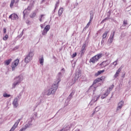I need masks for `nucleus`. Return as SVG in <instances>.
<instances>
[{"instance_id": "13d9d810", "label": "nucleus", "mask_w": 131, "mask_h": 131, "mask_svg": "<svg viewBox=\"0 0 131 131\" xmlns=\"http://www.w3.org/2000/svg\"><path fill=\"white\" fill-rule=\"evenodd\" d=\"M122 77H124V75H123V76H122Z\"/></svg>"}, {"instance_id": "6e6d98bb", "label": "nucleus", "mask_w": 131, "mask_h": 131, "mask_svg": "<svg viewBox=\"0 0 131 131\" xmlns=\"http://www.w3.org/2000/svg\"><path fill=\"white\" fill-rule=\"evenodd\" d=\"M69 128H70V127H69V128L66 129V130H67L69 129Z\"/></svg>"}, {"instance_id": "393cba45", "label": "nucleus", "mask_w": 131, "mask_h": 131, "mask_svg": "<svg viewBox=\"0 0 131 131\" xmlns=\"http://www.w3.org/2000/svg\"><path fill=\"white\" fill-rule=\"evenodd\" d=\"M118 61V60L115 61L114 62H113L111 64V66H113V65H114V68H115L116 65H117Z\"/></svg>"}, {"instance_id": "aec40b11", "label": "nucleus", "mask_w": 131, "mask_h": 131, "mask_svg": "<svg viewBox=\"0 0 131 131\" xmlns=\"http://www.w3.org/2000/svg\"><path fill=\"white\" fill-rule=\"evenodd\" d=\"M64 10L63 9V8H61L59 9L58 10V16L60 17V16H61V15H62V14H63V12Z\"/></svg>"}, {"instance_id": "4c0bfd02", "label": "nucleus", "mask_w": 131, "mask_h": 131, "mask_svg": "<svg viewBox=\"0 0 131 131\" xmlns=\"http://www.w3.org/2000/svg\"><path fill=\"white\" fill-rule=\"evenodd\" d=\"M113 88H114V85L113 84V85H112L111 86H110L108 91H110V92L111 91H112V90H113Z\"/></svg>"}, {"instance_id": "1a4fd4ad", "label": "nucleus", "mask_w": 131, "mask_h": 131, "mask_svg": "<svg viewBox=\"0 0 131 131\" xmlns=\"http://www.w3.org/2000/svg\"><path fill=\"white\" fill-rule=\"evenodd\" d=\"M50 29H51V27L50 26V25H47L44 29L43 30L42 32V35H47V33H48V32L49 31V30H50Z\"/></svg>"}, {"instance_id": "4468645a", "label": "nucleus", "mask_w": 131, "mask_h": 131, "mask_svg": "<svg viewBox=\"0 0 131 131\" xmlns=\"http://www.w3.org/2000/svg\"><path fill=\"white\" fill-rule=\"evenodd\" d=\"M115 35V31H114L113 32V34L111 35V36H110V38L108 40V42L110 43H112V42H113V39L114 38V36Z\"/></svg>"}, {"instance_id": "9d476101", "label": "nucleus", "mask_w": 131, "mask_h": 131, "mask_svg": "<svg viewBox=\"0 0 131 131\" xmlns=\"http://www.w3.org/2000/svg\"><path fill=\"white\" fill-rule=\"evenodd\" d=\"M31 126H32V123H31V121L29 122L28 123L26 124L25 127L20 129L19 131H24L27 129V128H29V127H31Z\"/></svg>"}, {"instance_id": "6ab92c4d", "label": "nucleus", "mask_w": 131, "mask_h": 131, "mask_svg": "<svg viewBox=\"0 0 131 131\" xmlns=\"http://www.w3.org/2000/svg\"><path fill=\"white\" fill-rule=\"evenodd\" d=\"M11 62H12V59H9L6 60L4 62V64L5 65H7V66H8V65H10V63H11Z\"/></svg>"}, {"instance_id": "4d7b16f0", "label": "nucleus", "mask_w": 131, "mask_h": 131, "mask_svg": "<svg viewBox=\"0 0 131 131\" xmlns=\"http://www.w3.org/2000/svg\"><path fill=\"white\" fill-rule=\"evenodd\" d=\"M19 2V0H17L16 3H18Z\"/></svg>"}, {"instance_id": "f704fd0d", "label": "nucleus", "mask_w": 131, "mask_h": 131, "mask_svg": "<svg viewBox=\"0 0 131 131\" xmlns=\"http://www.w3.org/2000/svg\"><path fill=\"white\" fill-rule=\"evenodd\" d=\"M97 109H98V107H96L95 108L94 112L92 113V116H94V115H95V113H96V112H98V111H99V110L97 111Z\"/></svg>"}, {"instance_id": "a878e982", "label": "nucleus", "mask_w": 131, "mask_h": 131, "mask_svg": "<svg viewBox=\"0 0 131 131\" xmlns=\"http://www.w3.org/2000/svg\"><path fill=\"white\" fill-rule=\"evenodd\" d=\"M59 4H60V2L59 1L57 2L56 4H55V8L54 10V12H55L56 11V9H57V8H58V7H59Z\"/></svg>"}, {"instance_id": "a18cd8bd", "label": "nucleus", "mask_w": 131, "mask_h": 131, "mask_svg": "<svg viewBox=\"0 0 131 131\" xmlns=\"http://www.w3.org/2000/svg\"><path fill=\"white\" fill-rule=\"evenodd\" d=\"M23 35V32H21V33L18 36V37H22Z\"/></svg>"}, {"instance_id": "09e8293b", "label": "nucleus", "mask_w": 131, "mask_h": 131, "mask_svg": "<svg viewBox=\"0 0 131 131\" xmlns=\"http://www.w3.org/2000/svg\"><path fill=\"white\" fill-rule=\"evenodd\" d=\"M9 19H11L12 20V18H13V14L10 15L9 16Z\"/></svg>"}, {"instance_id": "c9c22d12", "label": "nucleus", "mask_w": 131, "mask_h": 131, "mask_svg": "<svg viewBox=\"0 0 131 131\" xmlns=\"http://www.w3.org/2000/svg\"><path fill=\"white\" fill-rule=\"evenodd\" d=\"M9 38V35L8 34L5 35V36L3 37V40H7Z\"/></svg>"}, {"instance_id": "79ce46f5", "label": "nucleus", "mask_w": 131, "mask_h": 131, "mask_svg": "<svg viewBox=\"0 0 131 131\" xmlns=\"http://www.w3.org/2000/svg\"><path fill=\"white\" fill-rule=\"evenodd\" d=\"M3 31H4V33L6 34L7 32V29H6V28H4L3 29Z\"/></svg>"}, {"instance_id": "2f4dec72", "label": "nucleus", "mask_w": 131, "mask_h": 131, "mask_svg": "<svg viewBox=\"0 0 131 131\" xmlns=\"http://www.w3.org/2000/svg\"><path fill=\"white\" fill-rule=\"evenodd\" d=\"M3 97H4V98H9V97H11V95L8 94H7V93H4V94H3Z\"/></svg>"}, {"instance_id": "de8ad7c7", "label": "nucleus", "mask_w": 131, "mask_h": 131, "mask_svg": "<svg viewBox=\"0 0 131 131\" xmlns=\"http://www.w3.org/2000/svg\"><path fill=\"white\" fill-rule=\"evenodd\" d=\"M27 10H28V11H30L31 10V7L28 6L27 8Z\"/></svg>"}, {"instance_id": "c03bdc74", "label": "nucleus", "mask_w": 131, "mask_h": 131, "mask_svg": "<svg viewBox=\"0 0 131 131\" xmlns=\"http://www.w3.org/2000/svg\"><path fill=\"white\" fill-rule=\"evenodd\" d=\"M92 20H93V16H90V20H89V22H90V23H92Z\"/></svg>"}, {"instance_id": "72a5a7b5", "label": "nucleus", "mask_w": 131, "mask_h": 131, "mask_svg": "<svg viewBox=\"0 0 131 131\" xmlns=\"http://www.w3.org/2000/svg\"><path fill=\"white\" fill-rule=\"evenodd\" d=\"M126 25H127V21L124 20L123 21L122 26H123L124 27L126 26Z\"/></svg>"}, {"instance_id": "37998d69", "label": "nucleus", "mask_w": 131, "mask_h": 131, "mask_svg": "<svg viewBox=\"0 0 131 131\" xmlns=\"http://www.w3.org/2000/svg\"><path fill=\"white\" fill-rule=\"evenodd\" d=\"M96 98H97V100H99V98H100V96H95L93 99H94L95 100H96Z\"/></svg>"}, {"instance_id": "9b49d317", "label": "nucleus", "mask_w": 131, "mask_h": 131, "mask_svg": "<svg viewBox=\"0 0 131 131\" xmlns=\"http://www.w3.org/2000/svg\"><path fill=\"white\" fill-rule=\"evenodd\" d=\"M124 104V101H121L118 103V106L116 109V111H119V110H121V108L123 106V105Z\"/></svg>"}, {"instance_id": "5fc2aeb1", "label": "nucleus", "mask_w": 131, "mask_h": 131, "mask_svg": "<svg viewBox=\"0 0 131 131\" xmlns=\"http://www.w3.org/2000/svg\"><path fill=\"white\" fill-rule=\"evenodd\" d=\"M75 131H80V130L79 129H77L75 130Z\"/></svg>"}, {"instance_id": "e433bc0d", "label": "nucleus", "mask_w": 131, "mask_h": 131, "mask_svg": "<svg viewBox=\"0 0 131 131\" xmlns=\"http://www.w3.org/2000/svg\"><path fill=\"white\" fill-rule=\"evenodd\" d=\"M122 69V68L120 67L116 73H118L119 74V73H120V71H121V70Z\"/></svg>"}, {"instance_id": "7c9ffc66", "label": "nucleus", "mask_w": 131, "mask_h": 131, "mask_svg": "<svg viewBox=\"0 0 131 131\" xmlns=\"http://www.w3.org/2000/svg\"><path fill=\"white\" fill-rule=\"evenodd\" d=\"M23 18H25V15H27V9H25L24 11H23Z\"/></svg>"}, {"instance_id": "473e14b6", "label": "nucleus", "mask_w": 131, "mask_h": 131, "mask_svg": "<svg viewBox=\"0 0 131 131\" xmlns=\"http://www.w3.org/2000/svg\"><path fill=\"white\" fill-rule=\"evenodd\" d=\"M45 16V14H41L40 15V17H39V21L40 22H41L42 19H45V17H43Z\"/></svg>"}, {"instance_id": "6e6552de", "label": "nucleus", "mask_w": 131, "mask_h": 131, "mask_svg": "<svg viewBox=\"0 0 131 131\" xmlns=\"http://www.w3.org/2000/svg\"><path fill=\"white\" fill-rule=\"evenodd\" d=\"M22 118H23V117H22L20 119H19L13 125V126L12 127V128H11V129L9 131H14L15 129H16V128L18 126V125L19 124V122H20V120H22Z\"/></svg>"}, {"instance_id": "cd10ccee", "label": "nucleus", "mask_w": 131, "mask_h": 131, "mask_svg": "<svg viewBox=\"0 0 131 131\" xmlns=\"http://www.w3.org/2000/svg\"><path fill=\"white\" fill-rule=\"evenodd\" d=\"M14 4H15V0H11V3L10 5V8H13V6H14Z\"/></svg>"}, {"instance_id": "8fccbe9b", "label": "nucleus", "mask_w": 131, "mask_h": 131, "mask_svg": "<svg viewBox=\"0 0 131 131\" xmlns=\"http://www.w3.org/2000/svg\"><path fill=\"white\" fill-rule=\"evenodd\" d=\"M105 98H106V96L103 95V94L101 96V99H105Z\"/></svg>"}, {"instance_id": "49530a36", "label": "nucleus", "mask_w": 131, "mask_h": 131, "mask_svg": "<svg viewBox=\"0 0 131 131\" xmlns=\"http://www.w3.org/2000/svg\"><path fill=\"white\" fill-rule=\"evenodd\" d=\"M40 27H41V29H43V27H45V24H41Z\"/></svg>"}, {"instance_id": "ddd939ff", "label": "nucleus", "mask_w": 131, "mask_h": 131, "mask_svg": "<svg viewBox=\"0 0 131 131\" xmlns=\"http://www.w3.org/2000/svg\"><path fill=\"white\" fill-rule=\"evenodd\" d=\"M107 17L104 18L103 20H102L101 23H104V22H106L107 20H109V19H111L110 16H111V11H109L106 13Z\"/></svg>"}, {"instance_id": "0eeeda50", "label": "nucleus", "mask_w": 131, "mask_h": 131, "mask_svg": "<svg viewBox=\"0 0 131 131\" xmlns=\"http://www.w3.org/2000/svg\"><path fill=\"white\" fill-rule=\"evenodd\" d=\"M18 64H19V59H16L12 63L11 68L12 71H14V70H15L16 67L18 66Z\"/></svg>"}, {"instance_id": "dca6fc26", "label": "nucleus", "mask_w": 131, "mask_h": 131, "mask_svg": "<svg viewBox=\"0 0 131 131\" xmlns=\"http://www.w3.org/2000/svg\"><path fill=\"white\" fill-rule=\"evenodd\" d=\"M95 99H96V100H95V99H92V100L89 103V105H90V106H93V105H94V104H95V103H96V102H97L98 101L97 97H95Z\"/></svg>"}, {"instance_id": "3c124183", "label": "nucleus", "mask_w": 131, "mask_h": 131, "mask_svg": "<svg viewBox=\"0 0 131 131\" xmlns=\"http://www.w3.org/2000/svg\"><path fill=\"white\" fill-rule=\"evenodd\" d=\"M101 45H104V39H102L101 40Z\"/></svg>"}, {"instance_id": "b1692460", "label": "nucleus", "mask_w": 131, "mask_h": 131, "mask_svg": "<svg viewBox=\"0 0 131 131\" xmlns=\"http://www.w3.org/2000/svg\"><path fill=\"white\" fill-rule=\"evenodd\" d=\"M39 61L40 62V64L42 66L43 65V56H42L41 58L39 59Z\"/></svg>"}, {"instance_id": "864d4df0", "label": "nucleus", "mask_w": 131, "mask_h": 131, "mask_svg": "<svg viewBox=\"0 0 131 131\" xmlns=\"http://www.w3.org/2000/svg\"><path fill=\"white\" fill-rule=\"evenodd\" d=\"M123 3H126V0H122Z\"/></svg>"}, {"instance_id": "a211bd4d", "label": "nucleus", "mask_w": 131, "mask_h": 131, "mask_svg": "<svg viewBox=\"0 0 131 131\" xmlns=\"http://www.w3.org/2000/svg\"><path fill=\"white\" fill-rule=\"evenodd\" d=\"M105 71V70L99 71L96 73L95 74V76H99V75L102 74Z\"/></svg>"}, {"instance_id": "423d86ee", "label": "nucleus", "mask_w": 131, "mask_h": 131, "mask_svg": "<svg viewBox=\"0 0 131 131\" xmlns=\"http://www.w3.org/2000/svg\"><path fill=\"white\" fill-rule=\"evenodd\" d=\"M18 99H21V95H18L16 97H15L13 101L12 105H13L14 108H17L19 105V103H18Z\"/></svg>"}, {"instance_id": "58836bf2", "label": "nucleus", "mask_w": 131, "mask_h": 131, "mask_svg": "<svg viewBox=\"0 0 131 131\" xmlns=\"http://www.w3.org/2000/svg\"><path fill=\"white\" fill-rule=\"evenodd\" d=\"M119 74H118V73H116V74L114 76V78H117V77L118 76Z\"/></svg>"}, {"instance_id": "bf43d9fd", "label": "nucleus", "mask_w": 131, "mask_h": 131, "mask_svg": "<svg viewBox=\"0 0 131 131\" xmlns=\"http://www.w3.org/2000/svg\"><path fill=\"white\" fill-rule=\"evenodd\" d=\"M97 110H97V109H96V111H97Z\"/></svg>"}, {"instance_id": "5701e85b", "label": "nucleus", "mask_w": 131, "mask_h": 131, "mask_svg": "<svg viewBox=\"0 0 131 131\" xmlns=\"http://www.w3.org/2000/svg\"><path fill=\"white\" fill-rule=\"evenodd\" d=\"M108 33H109V31H105L103 34L102 38H106V37H107V34H108Z\"/></svg>"}, {"instance_id": "ea45409f", "label": "nucleus", "mask_w": 131, "mask_h": 131, "mask_svg": "<svg viewBox=\"0 0 131 131\" xmlns=\"http://www.w3.org/2000/svg\"><path fill=\"white\" fill-rule=\"evenodd\" d=\"M91 25V23H90V21H89V23H88V24L86 25L85 28H89V27L90 26V25Z\"/></svg>"}, {"instance_id": "c85d7f7f", "label": "nucleus", "mask_w": 131, "mask_h": 131, "mask_svg": "<svg viewBox=\"0 0 131 131\" xmlns=\"http://www.w3.org/2000/svg\"><path fill=\"white\" fill-rule=\"evenodd\" d=\"M109 94H110V91H109V89H107L106 92L104 94H103V95L107 97L108 95H109Z\"/></svg>"}, {"instance_id": "bb28decb", "label": "nucleus", "mask_w": 131, "mask_h": 131, "mask_svg": "<svg viewBox=\"0 0 131 131\" xmlns=\"http://www.w3.org/2000/svg\"><path fill=\"white\" fill-rule=\"evenodd\" d=\"M36 16V13L35 12H33L30 15V18H34Z\"/></svg>"}, {"instance_id": "603ef678", "label": "nucleus", "mask_w": 131, "mask_h": 131, "mask_svg": "<svg viewBox=\"0 0 131 131\" xmlns=\"http://www.w3.org/2000/svg\"><path fill=\"white\" fill-rule=\"evenodd\" d=\"M61 72H65V69H64V68H62V69H61Z\"/></svg>"}, {"instance_id": "39448f33", "label": "nucleus", "mask_w": 131, "mask_h": 131, "mask_svg": "<svg viewBox=\"0 0 131 131\" xmlns=\"http://www.w3.org/2000/svg\"><path fill=\"white\" fill-rule=\"evenodd\" d=\"M100 58H102V54H97L90 59V62L95 63V62H98Z\"/></svg>"}, {"instance_id": "7ed1b4c3", "label": "nucleus", "mask_w": 131, "mask_h": 131, "mask_svg": "<svg viewBox=\"0 0 131 131\" xmlns=\"http://www.w3.org/2000/svg\"><path fill=\"white\" fill-rule=\"evenodd\" d=\"M105 78L106 77L103 76L100 78H97V79H96L94 81L92 85L90 87V90H93V92H95V91H96V89L97 88V86H95V84H96V83L100 82V81H104Z\"/></svg>"}, {"instance_id": "4be33fe9", "label": "nucleus", "mask_w": 131, "mask_h": 131, "mask_svg": "<svg viewBox=\"0 0 131 131\" xmlns=\"http://www.w3.org/2000/svg\"><path fill=\"white\" fill-rule=\"evenodd\" d=\"M110 64V62L107 63V61H103L100 65H103L104 67H106V66H108V64Z\"/></svg>"}, {"instance_id": "f8f14e48", "label": "nucleus", "mask_w": 131, "mask_h": 131, "mask_svg": "<svg viewBox=\"0 0 131 131\" xmlns=\"http://www.w3.org/2000/svg\"><path fill=\"white\" fill-rule=\"evenodd\" d=\"M85 47H86V45L85 43H84L82 46L80 51L81 56H83V55H84V53H85V51H86V48H85Z\"/></svg>"}, {"instance_id": "f257e3e1", "label": "nucleus", "mask_w": 131, "mask_h": 131, "mask_svg": "<svg viewBox=\"0 0 131 131\" xmlns=\"http://www.w3.org/2000/svg\"><path fill=\"white\" fill-rule=\"evenodd\" d=\"M57 76L58 78L57 80L55 81V83L52 84L51 88L48 90H45L43 94L46 95V96H50L56 93L57 90L58 89V84H59V82L61 81V76H62V73H61V72L58 73Z\"/></svg>"}, {"instance_id": "a19ab883", "label": "nucleus", "mask_w": 131, "mask_h": 131, "mask_svg": "<svg viewBox=\"0 0 131 131\" xmlns=\"http://www.w3.org/2000/svg\"><path fill=\"white\" fill-rule=\"evenodd\" d=\"M76 55H77V53H76V52H75V53H74L72 55V58H74L75 57H76Z\"/></svg>"}, {"instance_id": "2eb2a0df", "label": "nucleus", "mask_w": 131, "mask_h": 131, "mask_svg": "<svg viewBox=\"0 0 131 131\" xmlns=\"http://www.w3.org/2000/svg\"><path fill=\"white\" fill-rule=\"evenodd\" d=\"M74 94H75V90L72 91V92L70 93L69 96L68 97V100L69 101H71V99H72V97L73 96H74Z\"/></svg>"}, {"instance_id": "412c9836", "label": "nucleus", "mask_w": 131, "mask_h": 131, "mask_svg": "<svg viewBox=\"0 0 131 131\" xmlns=\"http://www.w3.org/2000/svg\"><path fill=\"white\" fill-rule=\"evenodd\" d=\"M17 19H18V15L15 13L12 14V20H17Z\"/></svg>"}, {"instance_id": "20e7f679", "label": "nucleus", "mask_w": 131, "mask_h": 131, "mask_svg": "<svg viewBox=\"0 0 131 131\" xmlns=\"http://www.w3.org/2000/svg\"><path fill=\"white\" fill-rule=\"evenodd\" d=\"M33 57V53L32 52H30L25 58V62L29 63L30 61L32 60V57Z\"/></svg>"}, {"instance_id": "f03ea898", "label": "nucleus", "mask_w": 131, "mask_h": 131, "mask_svg": "<svg viewBox=\"0 0 131 131\" xmlns=\"http://www.w3.org/2000/svg\"><path fill=\"white\" fill-rule=\"evenodd\" d=\"M23 80V76L19 75L14 78V82L12 84V89H15L17 85H19Z\"/></svg>"}, {"instance_id": "f3484780", "label": "nucleus", "mask_w": 131, "mask_h": 131, "mask_svg": "<svg viewBox=\"0 0 131 131\" xmlns=\"http://www.w3.org/2000/svg\"><path fill=\"white\" fill-rule=\"evenodd\" d=\"M80 77V74H79V73H76L75 76L74 81L73 82V83H75V81H76V80H77Z\"/></svg>"}, {"instance_id": "c756f323", "label": "nucleus", "mask_w": 131, "mask_h": 131, "mask_svg": "<svg viewBox=\"0 0 131 131\" xmlns=\"http://www.w3.org/2000/svg\"><path fill=\"white\" fill-rule=\"evenodd\" d=\"M109 94H110V91H109V89H107L106 92L104 94H103V95L107 97L108 95H109Z\"/></svg>"}]
</instances>
